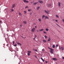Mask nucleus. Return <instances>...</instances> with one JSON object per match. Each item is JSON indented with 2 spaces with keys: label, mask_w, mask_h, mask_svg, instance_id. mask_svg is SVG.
Instances as JSON below:
<instances>
[{
  "label": "nucleus",
  "mask_w": 64,
  "mask_h": 64,
  "mask_svg": "<svg viewBox=\"0 0 64 64\" xmlns=\"http://www.w3.org/2000/svg\"><path fill=\"white\" fill-rule=\"evenodd\" d=\"M55 47V45H53L52 46V48H54Z\"/></svg>",
  "instance_id": "aec40b11"
},
{
  "label": "nucleus",
  "mask_w": 64,
  "mask_h": 64,
  "mask_svg": "<svg viewBox=\"0 0 64 64\" xmlns=\"http://www.w3.org/2000/svg\"><path fill=\"white\" fill-rule=\"evenodd\" d=\"M29 53H31V51H29Z\"/></svg>",
  "instance_id": "c03bdc74"
},
{
  "label": "nucleus",
  "mask_w": 64,
  "mask_h": 64,
  "mask_svg": "<svg viewBox=\"0 0 64 64\" xmlns=\"http://www.w3.org/2000/svg\"><path fill=\"white\" fill-rule=\"evenodd\" d=\"M50 49L51 50V51H53V50L52 48H50Z\"/></svg>",
  "instance_id": "bb28decb"
},
{
  "label": "nucleus",
  "mask_w": 64,
  "mask_h": 64,
  "mask_svg": "<svg viewBox=\"0 0 64 64\" xmlns=\"http://www.w3.org/2000/svg\"><path fill=\"white\" fill-rule=\"evenodd\" d=\"M31 3H32V2H31Z\"/></svg>",
  "instance_id": "680f3d73"
},
{
  "label": "nucleus",
  "mask_w": 64,
  "mask_h": 64,
  "mask_svg": "<svg viewBox=\"0 0 64 64\" xmlns=\"http://www.w3.org/2000/svg\"><path fill=\"white\" fill-rule=\"evenodd\" d=\"M62 59H64V57H63L62 58Z\"/></svg>",
  "instance_id": "3c124183"
},
{
  "label": "nucleus",
  "mask_w": 64,
  "mask_h": 64,
  "mask_svg": "<svg viewBox=\"0 0 64 64\" xmlns=\"http://www.w3.org/2000/svg\"><path fill=\"white\" fill-rule=\"evenodd\" d=\"M61 48H62V50H64L63 48V47H61Z\"/></svg>",
  "instance_id": "72a5a7b5"
},
{
  "label": "nucleus",
  "mask_w": 64,
  "mask_h": 64,
  "mask_svg": "<svg viewBox=\"0 0 64 64\" xmlns=\"http://www.w3.org/2000/svg\"><path fill=\"white\" fill-rule=\"evenodd\" d=\"M34 56V57H35L36 58H37V56Z\"/></svg>",
  "instance_id": "7c9ffc66"
},
{
  "label": "nucleus",
  "mask_w": 64,
  "mask_h": 64,
  "mask_svg": "<svg viewBox=\"0 0 64 64\" xmlns=\"http://www.w3.org/2000/svg\"><path fill=\"white\" fill-rule=\"evenodd\" d=\"M11 11L12 12H13V11H14V10L13 9H11Z\"/></svg>",
  "instance_id": "393cba45"
},
{
  "label": "nucleus",
  "mask_w": 64,
  "mask_h": 64,
  "mask_svg": "<svg viewBox=\"0 0 64 64\" xmlns=\"http://www.w3.org/2000/svg\"><path fill=\"white\" fill-rule=\"evenodd\" d=\"M40 8V7L38 6L37 8V10H39V9Z\"/></svg>",
  "instance_id": "4468645a"
},
{
  "label": "nucleus",
  "mask_w": 64,
  "mask_h": 64,
  "mask_svg": "<svg viewBox=\"0 0 64 64\" xmlns=\"http://www.w3.org/2000/svg\"><path fill=\"white\" fill-rule=\"evenodd\" d=\"M28 53H29V51H28Z\"/></svg>",
  "instance_id": "052dcab7"
},
{
  "label": "nucleus",
  "mask_w": 64,
  "mask_h": 64,
  "mask_svg": "<svg viewBox=\"0 0 64 64\" xmlns=\"http://www.w3.org/2000/svg\"><path fill=\"white\" fill-rule=\"evenodd\" d=\"M23 23H24V24H26L27 23L26 22L24 21V22H23Z\"/></svg>",
  "instance_id": "ddd939ff"
},
{
  "label": "nucleus",
  "mask_w": 64,
  "mask_h": 64,
  "mask_svg": "<svg viewBox=\"0 0 64 64\" xmlns=\"http://www.w3.org/2000/svg\"><path fill=\"white\" fill-rule=\"evenodd\" d=\"M22 37V38H26V37H23V36H22L21 37Z\"/></svg>",
  "instance_id": "c9c22d12"
},
{
  "label": "nucleus",
  "mask_w": 64,
  "mask_h": 64,
  "mask_svg": "<svg viewBox=\"0 0 64 64\" xmlns=\"http://www.w3.org/2000/svg\"><path fill=\"white\" fill-rule=\"evenodd\" d=\"M44 17H45V16H42V19H43V18H44Z\"/></svg>",
  "instance_id": "a18cd8bd"
},
{
  "label": "nucleus",
  "mask_w": 64,
  "mask_h": 64,
  "mask_svg": "<svg viewBox=\"0 0 64 64\" xmlns=\"http://www.w3.org/2000/svg\"><path fill=\"white\" fill-rule=\"evenodd\" d=\"M19 15H20V16H21V13H19Z\"/></svg>",
  "instance_id": "2f4dec72"
},
{
  "label": "nucleus",
  "mask_w": 64,
  "mask_h": 64,
  "mask_svg": "<svg viewBox=\"0 0 64 64\" xmlns=\"http://www.w3.org/2000/svg\"><path fill=\"white\" fill-rule=\"evenodd\" d=\"M15 4H13L12 6V8H14V7H15Z\"/></svg>",
  "instance_id": "423d86ee"
},
{
  "label": "nucleus",
  "mask_w": 64,
  "mask_h": 64,
  "mask_svg": "<svg viewBox=\"0 0 64 64\" xmlns=\"http://www.w3.org/2000/svg\"><path fill=\"white\" fill-rule=\"evenodd\" d=\"M44 37L45 38H47L48 37L47 36H44Z\"/></svg>",
  "instance_id": "5701e85b"
},
{
  "label": "nucleus",
  "mask_w": 64,
  "mask_h": 64,
  "mask_svg": "<svg viewBox=\"0 0 64 64\" xmlns=\"http://www.w3.org/2000/svg\"><path fill=\"white\" fill-rule=\"evenodd\" d=\"M17 44L18 45H20V46H21V45H21V44L19 43H17Z\"/></svg>",
  "instance_id": "9b49d317"
},
{
  "label": "nucleus",
  "mask_w": 64,
  "mask_h": 64,
  "mask_svg": "<svg viewBox=\"0 0 64 64\" xmlns=\"http://www.w3.org/2000/svg\"><path fill=\"white\" fill-rule=\"evenodd\" d=\"M35 51H36V52H38V50H35Z\"/></svg>",
  "instance_id": "cd10ccee"
},
{
  "label": "nucleus",
  "mask_w": 64,
  "mask_h": 64,
  "mask_svg": "<svg viewBox=\"0 0 64 64\" xmlns=\"http://www.w3.org/2000/svg\"><path fill=\"white\" fill-rule=\"evenodd\" d=\"M43 29H42L41 30H39L40 31H43Z\"/></svg>",
  "instance_id": "2eb2a0df"
},
{
  "label": "nucleus",
  "mask_w": 64,
  "mask_h": 64,
  "mask_svg": "<svg viewBox=\"0 0 64 64\" xmlns=\"http://www.w3.org/2000/svg\"><path fill=\"white\" fill-rule=\"evenodd\" d=\"M32 14L31 13H30V15H32Z\"/></svg>",
  "instance_id": "6e6d98bb"
},
{
  "label": "nucleus",
  "mask_w": 64,
  "mask_h": 64,
  "mask_svg": "<svg viewBox=\"0 0 64 64\" xmlns=\"http://www.w3.org/2000/svg\"><path fill=\"white\" fill-rule=\"evenodd\" d=\"M32 10H28V11L30 12V11H31Z\"/></svg>",
  "instance_id": "473e14b6"
},
{
  "label": "nucleus",
  "mask_w": 64,
  "mask_h": 64,
  "mask_svg": "<svg viewBox=\"0 0 64 64\" xmlns=\"http://www.w3.org/2000/svg\"><path fill=\"white\" fill-rule=\"evenodd\" d=\"M52 59L53 60H54V61H57V59L56 58H52Z\"/></svg>",
  "instance_id": "7ed1b4c3"
},
{
  "label": "nucleus",
  "mask_w": 64,
  "mask_h": 64,
  "mask_svg": "<svg viewBox=\"0 0 64 64\" xmlns=\"http://www.w3.org/2000/svg\"><path fill=\"white\" fill-rule=\"evenodd\" d=\"M20 27H22V24H20Z\"/></svg>",
  "instance_id": "79ce46f5"
},
{
  "label": "nucleus",
  "mask_w": 64,
  "mask_h": 64,
  "mask_svg": "<svg viewBox=\"0 0 64 64\" xmlns=\"http://www.w3.org/2000/svg\"><path fill=\"white\" fill-rule=\"evenodd\" d=\"M28 7H29L28 6H26L25 7V8H26H26H28Z\"/></svg>",
  "instance_id": "f3484780"
},
{
  "label": "nucleus",
  "mask_w": 64,
  "mask_h": 64,
  "mask_svg": "<svg viewBox=\"0 0 64 64\" xmlns=\"http://www.w3.org/2000/svg\"><path fill=\"white\" fill-rule=\"evenodd\" d=\"M56 47H58V44H56Z\"/></svg>",
  "instance_id": "f704fd0d"
},
{
  "label": "nucleus",
  "mask_w": 64,
  "mask_h": 64,
  "mask_svg": "<svg viewBox=\"0 0 64 64\" xmlns=\"http://www.w3.org/2000/svg\"><path fill=\"white\" fill-rule=\"evenodd\" d=\"M37 4V2H35L34 4V5H36Z\"/></svg>",
  "instance_id": "4be33fe9"
},
{
  "label": "nucleus",
  "mask_w": 64,
  "mask_h": 64,
  "mask_svg": "<svg viewBox=\"0 0 64 64\" xmlns=\"http://www.w3.org/2000/svg\"><path fill=\"white\" fill-rule=\"evenodd\" d=\"M42 61H43V62H44L45 61L44 60V59H43L42 60Z\"/></svg>",
  "instance_id": "4c0bfd02"
},
{
  "label": "nucleus",
  "mask_w": 64,
  "mask_h": 64,
  "mask_svg": "<svg viewBox=\"0 0 64 64\" xmlns=\"http://www.w3.org/2000/svg\"><path fill=\"white\" fill-rule=\"evenodd\" d=\"M36 37H37V36L36 35H34V38H36Z\"/></svg>",
  "instance_id": "b1692460"
},
{
  "label": "nucleus",
  "mask_w": 64,
  "mask_h": 64,
  "mask_svg": "<svg viewBox=\"0 0 64 64\" xmlns=\"http://www.w3.org/2000/svg\"><path fill=\"white\" fill-rule=\"evenodd\" d=\"M46 31H48L49 30V29H48V28H46Z\"/></svg>",
  "instance_id": "412c9836"
},
{
  "label": "nucleus",
  "mask_w": 64,
  "mask_h": 64,
  "mask_svg": "<svg viewBox=\"0 0 64 64\" xmlns=\"http://www.w3.org/2000/svg\"><path fill=\"white\" fill-rule=\"evenodd\" d=\"M36 31H37V32H39V30H37Z\"/></svg>",
  "instance_id": "5fc2aeb1"
},
{
  "label": "nucleus",
  "mask_w": 64,
  "mask_h": 64,
  "mask_svg": "<svg viewBox=\"0 0 64 64\" xmlns=\"http://www.w3.org/2000/svg\"><path fill=\"white\" fill-rule=\"evenodd\" d=\"M40 59H41V60H42L43 59V58H40Z\"/></svg>",
  "instance_id": "37998d69"
},
{
  "label": "nucleus",
  "mask_w": 64,
  "mask_h": 64,
  "mask_svg": "<svg viewBox=\"0 0 64 64\" xmlns=\"http://www.w3.org/2000/svg\"><path fill=\"white\" fill-rule=\"evenodd\" d=\"M14 43H15V42H14V41L13 42V44H14Z\"/></svg>",
  "instance_id": "ea45409f"
},
{
  "label": "nucleus",
  "mask_w": 64,
  "mask_h": 64,
  "mask_svg": "<svg viewBox=\"0 0 64 64\" xmlns=\"http://www.w3.org/2000/svg\"><path fill=\"white\" fill-rule=\"evenodd\" d=\"M35 28H37V26H35Z\"/></svg>",
  "instance_id": "603ef678"
},
{
  "label": "nucleus",
  "mask_w": 64,
  "mask_h": 64,
  "mask_svg": "<svg viewBox=\"0 0 64 64\" xmlns=\"http://www.w3.org/2000/svg\"><path fill=\"white\" fill-rule=\"evenodd\" d=\"M58 4L59 7H60L61 5V3H60V2H58Z\"/></svg>",
  "instance_id": "0eeeda50"
},
{
  "label": "nucleus",
  "mask_w": 64,
  "mask_h": 64,
  "mask_svg": "<svg viewBox=\"0 0 64 64\" xmlns=\"http://www.w3.org/2000/svg\"><path fill=\"white\" fill-rule=\"evenodd\" d=\"M50 6H51V4H49L48 5V7H50Z\"/></svg>",
  "instance_id": "1a4fd4ad"
},
{
  "label": "nucleus",
  "mask_w": 64,
  "mask_h": 64,
  "mask_svg": "<svg viewBox=\"0 0 64 64\" xmlns=\"http://www.w3.org/2000/svg\"><path fill=\"white\" fill-rule=\"evenodd\" d=\"M44 12H46V14H48H48H49V12H48L47 11H46V10H44Z\"/></svg>",
  "instance_id": "39448f33"
},
{
  "label": "nucleus",
  "mask_w": 64,
  "mask_h": 64,
  "mask_svg": "<svg viewBox=\"0 0 64 64\" xmlns=\"http://www.w3.org/2000/svg\"><path fill=\"white\" fill-rule=\"evenodd\" d=\"M56 22H58V20H56Z\"/></svg>",
  "instance_id": "de8ad7c7"
},
{
  "label": "nucleus",
  "mask_w": 64,
  "mask_h": 64,
  "mask_svg": "<svg viewBox=\"0 0 64 64\" xmlns=\"http://www.w3.org/2000/svg\"><path fill=\"white\" fill-rule=\"evenodd\" d=\"M50 52L51 53H52V54H53V51H52L50 50Z\"/></svg>",
  "instance_id": "9d476101"
},
{
  "label": "nucleus",
  "mask_w": 64,
  "mask_h": 64,
  "mask_svg": "<svg viewBox=\"0 0 64 64\" xmlns=\"http://www.w3.org/2000/svg\"><path fill=\"white\" fill-rule=\"evenodd\" d=\"M1 22H2V21L0 20V23H1Z\"/></svg>",
  "instance_id": "8fccbe9b"
},
{
  "label": "nucleus",
  "mask_w": 64,
  "mask_h": 64,
  "mask_svg": "<svg viewBox=\"0 0 64 64\" xmlns=\"http://www.w3.org/2000/svg\"><path fill=\"white\" fill-rule=\"evenodd\" d=\"M45 62H46V64H47V63H48V62L47 61H46Z\"/></svg>",
  "instance_id": "e433bc0d"
},
{
  "label": "nucleus",
  "mask_w": 64,
  "mask_h": 64,
  "mask_svg": "<svg viewBox=\"0 0 64 64\" xmlns=\"http://www.w3.org/2000/svg\"><path fill=\"white\" fill-rule=\"evenodd\" d=\"M57 26H58L59 27L60 26H59V25H58V24H57Z\"/></svg>",
  "instance_id": "49530a36"
},
{
  "label": "nucleus",
  "mask_w": 64,
  "mask_h": 64,
  "mask_svg": "<svg viewBox=\"0 0 64 64\" xmlns=\"http://www.w3.org/2000/svg\"><path fill=\"white\" fill-rule=\"evenodd\" d=\"M14 46H15V47H16V46H17V44H16L14 45Z\"/></svg>",
  "instance_id": "a878e982"
},
{
  "label": "nucleus",
  "mask_w": 64,
  "mask_h": 64,
  "mask_svg": "<svg viewBox=\"0 0 64 64\" xmlns=\"http://www.w3.org/2000/svg\"><path fill=\"white\" fill-rule=\"evenodd\" d=\"M43 42H44L45 43V42H46V40H43Z\"/></svg>",
  "instance_id": "6ab92c4d"
},
{
  "label": "nucleus",
  "mask_w": 64,
  "mask_h": 64,
  "mask_svg": "<svg viewBox=\"0 0 64 64\" xmlns=\"http://www.w3.org/2000/svg\"><path fill=\"white\" fill-rule=\"evenodd\" d=\"M56 16H57V15H56Z\"/></svg>",
  "instance_id": "bf43d9fd"
},
{
  "label": "nucleus",
  "mask_w": 64,
  "mask_h": 64,
  "mask_svg": "<svg viewBox=\"0 0 64 64\" xmlns=\"http://www.w3.org/2000/svg\"><path fill=\"white\" fill-rule=\"evenodd\" d=\"M44 33H45V34H47V32L44 31Z\"/></svg>",
  "instance_id": "c85d7f7f"
},
{
  "label": "nucleus",
  "mask_w": 64,
  "mask_h": 64,
  "mask_svg": "<svg viewBox=\"0 0 64 64\" xmlns=\"http://www.w3.org/2000/svg\"><path fill=\"white\" fill-rule=\"evenodd\" d=\"M45 18L46 19H49V18L47 16H45Z\"/></svg>",
  "instance_id": "a211bd4d"
},
{
  "label": "nucleus",
  "mask_w": 64,
  "mask_h": 64,
  "mask_svg": "<svg viewBox=\"0 0 64 64\" xmlns=\"http://www.w3.org/2000/svg\"><path fill=\"white\" fill-rule=\"evenodd\" d=\"M30 53H29V52H28V56H30Z\"/></svg>",
  "instance_id": "dca6fc26"
},
{
  "label": "nucleus",
  "mask_w": 64,
  "mask_h": 64,
  "mask_svg": "<svg viewBox=\"0 0 64 64\" xmlns=\"http://www.w3.org/2000/svg\"><path fill=\"white\" fill-rule=\"evenodd\" d=\"M39 2V3H43V1L42 0H39L38 1Z\"/></svg>",
  "instance_id": "20e7f679"
},
{
  "label": "nucleus",
  "mask_w": 64,
  "mask_h": 64,
  "mask_svg": "<svg viewBox=\"0 0 64 64\" xmlns=\"http://www.w3.org/2000/svg\"><path fill=\"white\" fill-rule=\"evenodd\" d=\"M44 16V15H43V16Z\"/></svg>",
  "instance_id": "13d9d810"
},
{
  "label": "nucleus",
  "mask_w": 64,
  "mask_h": 64,
  "mask_svg": "<svg viewBox=\"0 0 64 64\" xmlns=\"http://www.w3.org/2000/svg\"><path fill=\"white\" fill-rule=\"evenodd\" d=\"M50 40H51V38H49L48 40V41H50Z\"/></svg>",
  "instance_id": "f8f14e48"
},
{
  "label": "nucleus",
  "mask_w": 64,
  "mask_h": 64,
  "mask_svg": "<svg viewBox=\"0 0 64 64\" xmlns=\"http://www.w3.org/2000/svg\"><path fill=\"white\" fill-rule=\"evenodd\" d=\"M24 14H26V11H24Z\"/></svg>",
  "instance_id": "c756f323"
},
{
  "label": "nucleus",
  "mask_w": 64,
  "mask_h": 64,
  "mask_svg": "<svg viewBox=\"0 0 64 64\" xmlns=\"http://www.w3.org/2000/svg\"><path fill=\"white\" fill-rule=\"evenodd\" d=\"M56 18H59V16H56Z\"/></svg>",
  "instance_id": "58836bf2"
},
{
  "label": "nucleus",
  "mask_w": 64,
  "mask_h": 64,
  "mask_svg": "<svg viewBox=\"0 0 64 64\" xmlns=\"http://www.w3.org/2000/svg\"><path fill=\"white\" fill-rule=\"evenodd\" d=\"M44 49H42V51H44Z\"/></svg>",
  "instance_id": "4d7b16f0"
},
{
  "label": "nucleus",
  "mask_w": 64,
  "mask_h": 64,
  "mask_svg": "<svg viewBox=\"0 0 64 64\" xmlns=\"http://www.w3.org/2000/svg\"><path fill=\"white\" fill-rule=\"evenodd\" d=\"M35 28H34L31 30L32 32H34L35 31Z\"/></svg>",
  "instance_id": "f257e3e1"
},
{
  "label": "nucleus",
  "mask_w": 64,
  "mask_h": 64,
  "mask_svg": "<svg viewBox=\"0 0 64 64\" xmlns=\"http://www.w3.org/2000/svg\"><path fill=\"white\" fill-rule=\"evenodd\" d=\"M62 20L63 22H64V19H62Z\"/></svg>",
  "instance_id": "a19ab883"
},
{
  "label": "nucleus",
  "mask_w": 64,
  "mask_h": 64,
  "mask_svg": "<svg viewBox=\"0 0 64 64\" xmlns=\"http://www.w3.org/2000/svg\"><path fill=\"white\" fill-rule=\"evenodd\" d=\"M48 49H51V48H49V47H48Z\"/></svg>",
  "instance_id": "09e8293b"
},
{
  "label": "nucleus",
  "mask_w": 64,
  "mask_h": 64,
  "mask_svg": "<svg viewBox=\"0 0 64 64\" xmlns=\"http://www.w3.org/2000/svg\"><path fill=\"white\" fill-rule=\"evenodd\" d=\"M34 38V40H35V38Z\"/></svg>",
  "instance_id": "864d4df0"
},
{
  "label": "nucleus",
  "mask_w": 64,
  "mask_h": 64,
  "mask_svg": "<svg viewBox=\"0 0 64 64\" xmlns=\"http://www.w3.org/2000/svg\"><path fill=\"white\" fill-rule=\"evenodd\" d=\"M63 49H64V47L63 48Z\"/></svg>",
  "instance_id": "e2e57ef3"
},
{
  "label": "nucleus",
  "mask_w": 64,
  "mask_h": 64,
  "mask_svg": "<svg viewBox=\"0 0 64 64\" xmlns=\"http://www.w3.org/2000/svg\"><path fill=\"white\" fill-rule=\"evenodd\" d=\"M38 21L40 22H41V19L40 18H38Z\"/></svg>",
  "instance_id": "6e6552de"
},
{
  "label": "nucleus",
  "mask_w": 64,
  "mask_h": 64,
  "mask_svg": "<svg viewBox=\"0 0 64 64\" xmlns=\"http://www.w3.org/2000/svg\"><path fill=\"white\" fill-rule=\"evenodd\" d=\"M23 1L24 2H25V3H28V2H29V1H27L26 0H24Z\"/></svg>",
  "instance_id": "f03ea898"
}]
</instances>
